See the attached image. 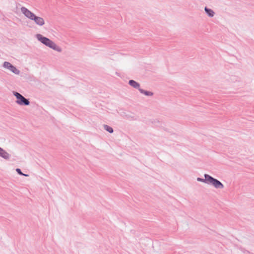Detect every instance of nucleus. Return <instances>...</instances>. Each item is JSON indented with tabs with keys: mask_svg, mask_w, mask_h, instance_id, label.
Returning <instances> with one entry per match:
<instances>
[{
	"mask_svg": "<svg viewBox=\"0 0 254 254\" xmlns=\"http://www.w3.org/2000/svg\"><path fill=\"white\" fill-rule=\"evenodd\" d=\"M21 12L28 18L33 20L39 26H43L45 21L42 17L36 16L34 13L28 10L25 7L22 6L20 8Z\"/></svg>",
	"mask_w": 254,
	"mask_h": 254,
	"instance_id": "1",
	"label": "nucleus"
},
{
	"mask_svg": "<svg viewBox=\"0 0 254 254\" xmlns=\"http://www.w3.org/2000/svg\"><path fill=\"white\" fill-rule=\"evenodd\" d=\"M36 37L44 45H46L47 47L57 51L59 52H62V49L59 46H57L54 42H53L50 39L43 36L42 35L40 34H37L36 35Z\"/></svg>",
	"mask_w": 254,
	"mask_h": 254,
	"instance_id": "2",
	"label": "nucleus"
},
{
	"mask_svg": "<svg viewBox=\"0 0 254 254\" xmlns=\"http://www.w3.org/2000/svg\"><path fill=\"white\" fill-rule=\"evenodd\" d=\"M36 37L44 45H46L47 47L57 51L59 52H62V49L59 46H57L54 42H53L50 39L43 36L42 35L40 34H37L36 35Z\"/></svg>",
	"mask_w": 254,
	"mask_h": 254,
	"instance_id": "3",
	"label": "nucleus"
},
{
	"mask_svg": "<svg viewBox=\"0 0 254 254\" xmlns=\"http://www.w3.org/2000/svg\"><path fill=\"white\" fill-rule=\"evenodd\" d=\"M207 184L211 185L217 189H222L224 187L223 184L220 181L209 175H208Z\"/></svg>",
	"mask_w": 254,
	"mask_h": 254,
	"instance_id": "4",
	"label": "nucleus"
},
{
	"mask_svg": "<svg viewBox=\"0 0 254 254\" xmlns=\"http://www.w3.org/2000/svg\"><path fill=\"white\" fill-rule=\"evenodd\" d=\"M14 96L16 98L17 100L16 102L20 105L28 106L30 104V102L28 99L25 98L19 93L14 91L13 92Z\"/></svg>",
	"mask_w": 254,
	"mask_h": 254,
	"instance_id": "5",
	"label": "nucleus"
},
{
	"mask_svg": "<svg viewBox=\"0 0 254 254\" xmlns=\"http://www.w3.org/2000/svg\"><path fill=\"white\" fill-rule=\"evenodd\" d=\"M3 67L9 69L13 73L18 75L20 73V70L16 68L14 65L8 62H4L3 64Z\"/></svg>",
	"mask_w": 254,
	"mask_h": 254,
	"instance_id": "6",
	"label": "nucleus"
},
{
	"mask_svg": "<svg viewBox=\"0 0 254 254\" xmlns=\"http://www.w3.org/2000/svg\"><path fill=\"white\" fill-rule=\"evenodd\" d=\"M0 156L6 160H8L10 155L0 147Z\"/></svg>",
	"mask_w": 254,
	"mask_h": 254,
	"instance_id": "7",
	"label": "nucleus"
},
{
	"mask_svg": "<svg viewBox=\"0 0 254 254\" xmlns=\"http://www.w3.org/2000/svg\"><path fill=\"white\" fill-rule=\"evenodd\" d=\"M128 84L135 89H137L139 90L140 88V84L134 80L131 79L128 81Z\"/></svg>",
	"mask_w": 254,
	"mask_h": 254,
	"instance_id": "8",
	"label": "nucleus"
},
{
	"mask_svg": "<svg viewBox=\"0 0 254 254\" xmlns=\"http://www.w3.org/2000/svg\"><path fill=\"white\" fill-rule=\"evenodd\" d=\"M204 10L209 17H212L214 16L215 13L211 9L205 6L204 8Z\"/></svg>",
	"mask_w": 254,
	"mask_h": 254,
	"instance_id": "9",
	"label": "nucleus"
},
{
	"mask_svg": "<svg viewBox=\"0 0 254 254\" xmlns=\"http://www.w3.org/2000/svg\"><path fill=\"white\" fill-rule=\"evenodd\" d=\"M139 91L147 96H152L153 95V93L151 91H146L142 89H139Z\"/></svg>",
	"mask_w": 254,
	"mask_h": 254,
	"instance_id": "10",
	"label": "nucleus"
},
{
	"mask_svg": "<svg viewBox=\"0 0 254 254\" xmlns=\"http://www.w3.org/2000/svg\"><path fill=\"white\" fill-rule=\"evenodd\" d=\"M204 179L201 178H197V181H198V182H203V183L207 184L208 174H205L204 175Z\"/></svg>",
	"mask_w": 254,
	"mask_h": 254,
	"instance_id": "11",
	"label": "nucleus"
},
{
	"mask_svg": "<svg viewBox=\"0 0 254 254\" xmlns=\"http://www.w3.org/2000/svg\"><path fill=\"white\" fill-rule=\"evenodd\" d=\"M104 129L111 133H113L114 131L113 128L107 125H104Z\"/></svg>",
	"mask_w": 254,
	"mask_h": 254,
	"instance_id": "12",
	"label": "nucleus"
},
{
	"mask_svg": "<svg viewBox=\"0 0 254 254\" xmlns=\"http://www.w3.org/2000/svg\"><path fill=\"white\" fill-rule=\"evenodd\" d=\"M16 172H17L19 175H21V176H22V175H25V174H23V173L22 172V171H21V169H19V168H17V169H16Z\"/></svg>",
	"mask_w": 254,
	"mask_h": 254,
	"instance_id": "13",
	"label": "nucleus"
},
{
	"mask_svg": "<svg viewBox=\"0 0 254 254\" xmlns=\"http://www.w3.org/2000/svg\"><path fill=\"white\" fill-rule=\"evenodd\" d=\"M24 176H28V175H27V174H25V175H24Z\"/></svg>",
	"mask_w": 254,
	"mask_h": 254,
	"instance_id": "14",
	"label": "nucleus"
}]
</instances>
